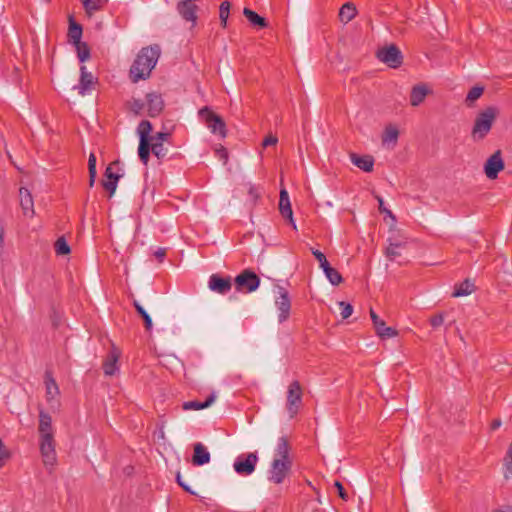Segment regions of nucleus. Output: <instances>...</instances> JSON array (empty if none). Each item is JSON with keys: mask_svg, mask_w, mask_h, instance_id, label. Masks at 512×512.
<instances>
[{"mask_svg": "<svg viewBox=\"0 0 512 512\" xmlns=\"http://www.w3.org/2000/svg\"><path fill=\"white\" fill-rule=\"evenodd\" d=\"M159 45L144 47L138 53L130 68V77L134 83L144 80L150 76L160 56Z\"/></svg>", "mask_w": 512, "mask_h": 512, "instance_id": "nucleus-1", "label": "nucleus"}, {"mask_svg": "<svg viewBox=\"0 0 512 512\" xmlns=\"http://www.w3.org/2000/svg\"><path fill=\"white\" fill-rule=\"evenodd\" d=\"M499 114L496 106H488L477 113L471 130L474 141L483 140L489 134Z\"/></svg>", "mask_w": 512, "mask_h": 512, "instance_id": "nucleus-2", "label": "nucleus"}, {"mask_svg": "<svg viewBox=\"0 0 512 512\" xmlns=\"http://www.w3.org/2000/svg\"><path fill=\"white\" fill-rule=\"evenodd\" d=\"M198 115L213 134H218L221 138H225L227 136L225 121L221 116L214 113L208 106L201 108Z\"/></svg>", "mask_w": 512, "mask_h": 512, "instance_id": "nucleus-3", "label": "nucleus"}, {"mask_svg": "<svg viewBox=\"0 0 512 512\" xmlns=\"http://www.w3.org/2000/svg\"><path fill=\"white\" fill-rule=\"evenodd\" d=\"M234 284L237 291L251 293L260 286V278L254 271L245 269L235 277Z\"/></svg>", "mask_w": 512, "mask_h": 512, "instance_id": "nucleus-4", "label": "nucleus"}, {"mask_svg": "<svg viewBox=\"0 0 512 512\" xmlns=\"http://www.w3.org/2000/svg\"><path fill=\"white\" fill-rule=\"evenodd\" d=\"M376 57L393 69L399 68L403 63L402 52L395 44L378 49Z\"/></svg>", "mask_w": 512, "mask_h": 512, "instance_id": "nucleus-5", "label": "nucleus"}, {"mask_svg": "<svg viewBox=\"0 0 512 512\" xmlns=\"http://www.w3.org/2000/svg\"><path fill=\"white\" fill-rule=\"evenodd\" d=\"M258 460L257 452L243 453L237 456L233 468L238 475L249 476L255 471Z\"/></svg>", "mask_w": 512, "mask_h": 512, "instance_id": "nucleus-6", "label": "nucleus"}, {"mask_svg": "<svg viewBox=\"0 0 512 512\" xmlns=\"http://www.w3.org/2000/svg\"><path fill=\"white\" fill-rule=\"evenodd\" d=\"M292 469V461H282V459H273L269 469L268 479L274 484H281Z\"/></svg>", "mask_w": 512, "mask_h": 512, "instance_id": "nucleus-7", "label": "nucleus"}, {"mask_svg": "<svg viewBox=\"0 0 512 512\" xmlns=\"http://www.w3.org/2000/svg\"><path fill=\"white\" fill-rule=\"evenodd\" d=\"M505 167L504 161L502 159L501 151L497 150L493 153L484 164V172L488 179H496L498 177L499 172H501Z\"/></svg>", "mask_w": 512, "mask_h": 512, "instance_id": "nucleus-8", "label": "nucleus"}, {"mask_svg": "<svg viewBox=\"0 0 512 512\" xmlns=\"http://www.w3.org/2000/svg\"><path fill=\"white\" fill-rule=\"evenodd\" d=\"M301 401L302 389L300 383L295 380L289 385L287 392V410L291 416H294L297 413Z\"/></svg>", "mask_w": 512, "mask_h": 512, "instance_id": "nucleus-9", "label": "nucleus"}, {"mask_svg": "<svg viewBox=\"0 0 512 512\" xmlns=\"http://www.w3.org/2000/svg\"><path fill=\"white\" fill-rule=\"evenodd\" d=\"M40 451L44 465L47 467H53L54 464L56 463L54 436L49 437L48 435H46V437H41Z\"/></svg>", "mask_w": 512, "mask_h": 512, "instance_id": "nucleus-10", "label": "nucleus"}, {"mask_svg": "<svg viewBox=\"0 0 512 512\" xmlns=\"http://www.w3.org/2000/svg\"><path fill=\"white\" fill-rule=\"evenodd\" d=\"M277 287H278L279 297L276 299L275 304L280 311L278 320L280 323H283L290 316L291 300H290L288 291L284 287H282V286H277Z\"/></svg>", "mask_w": 512, "mask_h": 512, "instance_id": "nucleus-11", "label": "nucleus"}, {"mask_svg": "<svg viewBox=\"0 0 512 512\" xmlns=\"http://www.w3.org/2000/svg\"><path fill=\"white\" fill-rule=\"evenodd\" d=\"M119 161L111 163L104 172V179L102 180L103 188L109 192V197H112L116 191L118 181L121 175L113 172L112 165H117Z\"/></svg>", "mask_w": 512, "mask_h": 512, "instance_id": "nucleus-12", "label": "nucleus"}, {"mask_svg": "<svg viewBox=\"0 0 512 512\" xmlns=\"http://www.w3.org/2000/svg\"><path fill=\"white\" fill-rule=\"evenodd\" d=\"M209 288L219 294H226L231 290L232 282L229 276L222 277L219 274H212L209 278Z\"/></svg>", "mask_w": 512, "mask_h": 512, "instance_id": "nucleus-13", "label": "nucleus"}, {"mask_svg": "<svg viewBox=\"0 0 512 512\" xmlns=\"http://www.w3.org/2000/svg\"><path fill=\"white\" fill-rule=\"evenodd\" d=\"M197 10L198 6L194 4L192 0H181L177 4V11L181 15V17L186 21L192 22L193 25L196 24Z\"/></svg>", "mask_w": 512, "mask_h": 512, "instance_id": "nucleus-14", "label": "nucleus"}, {"mask_svg": "<svg viewBox=\"0 0 512 512\" xmlns=\"http://www.w3.org/2000/svg\"><path fill=\"white\" fill-rule=\"evenodd\" d=\"M279 211L284 218L289 220V223L293 226V228L297 229L293 219V211L291 208L289 195L286 189H281L280 191Z\"/></svg>", "mask_w": 512, "mask_h": 512, "instance_id": "nucleus-15", "label": "nucleus"}, {"mask_svg": "<svg viewBox=\"0 0 512 512\" xmlns=\"http://www.w3.org/2000/svg\"><path fill=\"white\" fill-rule=\"evenodd\" d=\"M146 101L148 106V115L150 117L154 118L162 112L164 108V101L160 94L155 92L148 93L146 95Z\"/></svg>", "mask_w": 512, "mask_h": 512, "instance_id": "nucleus-16", "label": "nucleus"}, {"mask_svg": "<svg viewBox=\"0 0 512 512\" xmlns=\"http://www.w3.org/2000/svg\"><path fill=\"white\" fill-rule=\"evenodd\" d=\"M351 162L364 172H372L374 167V157L372 155H358L351 152L349 154Z\"/></svg>", "mask_w": 512, "mask_h": 512, "instance_id": "nucleus-17", "label": "nucleus"}, {"mask_svg": "<svg viewBox=\"0 0 512 512\" xmlns=\"http://www.w3.org/2000/svg\"><path fill=\"white\" fill-rule=\"evenodd\" d=\"M19 195L20 206L23 210V214L32 217L34 215V203L30 191L25 187H21Z\"/></svg>", "mask_w": 512, "mask_h": 512, "instance_id": "nucleus-18", "label": "nucleus"}, {"mask_svg": "<svg viewBox=\"0 0 512 512\" xmlns=\"http://www.w3.org/2000/svg\"><path fill=\"white\" fill-rule=\"evenodd\" d=\"M211 456L207 448L202 443L194 445L192 463L195 466H202L210 462Z\"/></svg>", "mask_w": 512, "mask_h": 512, "instance_id": "nucleus-19", "label": "nucleus"}, {"mask_svg": "<svg viewBox=\"0 0 512 512\" xmlns=\"http://www.w3.org/2000/svg\"><path fill=\"white\" fill-rule=\"evenodd\" d=\"M38 430L40 433V437H46V435H48L49 437H53L52 418L47 412L43 410H40L39 412Z\"/></svg>", "mask_w": 512, "mask_h": 512, "instance_id": "nucleus-20", "label": "nucleus"}, {"mask_svg": "<svg viewBox=\"0 0 512 512\" xmlns=\"http://www.w3.org/2000/svg\"><path fill=\"white\" fill-rule=\"evenodd\" d=\"M243 15L246 17L249 23L255 28L263 29L267 28L269 25L266 18L260 16L258 13L251 10L250 8L245 7L243 10Z\"/></svg>", "mask_w": 512, "mask_h": 512, "instance_id": "nucleus-21", "label": "nucleus"}, {"mask_svg": "<svg viewBox=\"0 0 512 512\" xmlns=\"http://www.w3.org/2000/svg\"><path fill=\"white\" fill-rule=\"evenodd\" d=\"M429 90L424 84L413 86L410 93V104L414 107L419 106L428 95Z\"/></svg>", "mask_w": 512, "mask_h": 512, "instance_id": "nucleus-22", "label": "nucleus"}, {"mask_svg": "<svg viewBox=\"0 0 512 512\" xmlns=\"http://www.w3.org/2000/svg\"><path fill=\"white\" fill-rule=\"evenodd\" d=\"M120 353L113 349L107 356L106 360L103 363V370L105 375L112 376L118 370L117 362L119 359Z\"/></svg>", "mask_w": 512, "mask_h": 512, "instance_id": "nucleus-23", "label": "nucleus"}, {"mask_svg": "<svg viewBox=\"0 0 512 512\" xmlns=\"http://www.w3.org/2000/svg\"><path fill=\"white\" fill-rule=\"evenodd\" d=\"M274 459H282V461H292V459L290 458V445L287 437L282 436L279 438L275 450Z\"/></svg>", "mask_w": 512, "mask_h": 512, "instance_id": "nucleus-24", "label": "nucleus"}, {"mask_svg": "<svg viewBox=\"0 0 512 512\" xmlns=\"http://www.w3.org/2000/svg\"><path fill=\"white\" fill-rule=\"evenodd\" d=\"M80 73L79 85L75 88L78 89L79 94L85 95L93 83V76L90 72H87L86 66L84 65L80 67Z\"/></svg>", "mask_w": 512, "mask_h": 512, "instance_id": "nucleus-25", "label": "nucleus"}, {"mask_svg": "<svg viewBox=\"0 0 512 512\" xmlns=\"http://www.w3.org/2000/svg\"><path fill=\"white\" fill-rule=\"evenodd\" d=\"M83 29L82 26L74 20L73 16H69L68 39L72 44L81 41Z\"/></svg>", "mask_w": 512, "mask_h": 512, "instance_id": "nucleus-26", "label": "nucleus"}, {"mask_svg": "<svg viewBox=\"0 0 512 512\" xmlns=\"http://www.w3.org/2000/svg\"><path fill=\"white\" fill-rule=\"evenodd\" d=\"M215 399H216V395L213 392L207 397V399L205 401L193 400V401L184 402L182 405V408L184 410L205 409V408L209 407L215 401Z\"/></svg>", "mask_w": 512, "mask_h": 512, "instance_id": "nucleus-27", "label": "nucleus"}, {"mask_svg": "<svg viewBox=\"0 0 512 512\" xmlns=\"http://www.w3.org/2000/svg\"><path fill=\"white\" fill-rule=\"evenodd\" d=\"M474 291H475L474 283L469 278H467L460 284L455 285L452 296L453 297L467 296V295H470Z\"/></svg>", "mask_w": 512, "mask_h": 512, "instance_id": "nucleus-28", "label": "nucleus"}, {"mask_svg": "<svg viewBox=\"0 0 512 512\" xmlns=\"http://www.w3.org/2000/svg\"><path fill=\"white\" fill-rule=\"evenodd\" d=\"M86 14L88 16L94 15L95 12L100 11L108 3V0H80Z\"/></svg>", "mask_w": 512, "mask_h": 512, "instance_id": "nucleus-29", "label": "nucleus"}, {"mask_svg": "<svg viewBox=\"0 0 512 512\" xmlns=\"http://www.w3.org/2000/svg\"><path fill=\"white\" fill-rule=\"evenodd\" d=\"M357 15V9L351 2L345 3L339 11V19L343 23H348Z\"/></svg>", "mask_w": 512, "mask_h": 512, "instance_id": "nucleus-30", "label": "nucleus"}, {"mask_svg": "<svg viewBox=\"0 0 512 512\" xmlns=\"http://www.w3.org/2000/svg\"><path fill=\"white\" fill-rule=\"evenodd\" d=\"M151 132H152L151 122L148 120H142L137 127L139 141H153V138L150 135Z\"/></svg>", "mask_w": 512, "mask_h": 512, "instance_id": "nucleus-31", "label": "nucleus"}, {"mask_svg": "<svg viewBox=\"0 0 512 512\" xmlns=\"http://www.w3.org/2000/svg\"><path fill=\"white\" fill-rule=\"evenodd\" d=\"M399 136V131L396 127L392 125H388L385 127L384 132L382 134V143H392L396 145Z\"/></svg>", "mask_w": 512, "mask_h": 512, "instance_id": "nucleus-32", "label": "nucleus"}, {"mask_svg": "<svg viewBox=\"0 0 512 512\" xmlns=\"http://www.w3.org/2000/svg\"><path fill=\"white\" fill-rule=\"evenodd\" d=\"M151 146H152V141H139L138 155H139L141 162L144 165H147V163L149 161L150 153L152 152Z\"/></svg>", "mask_w": 512, "mask_h": 512, "instance_id": "nucleus-33", "label": "nucleus"}, {"mask_svg": "<svg viewBox=\"0 0 512 512\" xmlns=\"http://www.w3.org/2000/svg\"><path fill=\"white\" fill-rule=\"evenodd\" d=\"M406 245L405 242H390L389 246L385 250V255L390 261H394L397 257L401 255L399 249L404 248Z\"/></svg>", "mask_w": 512, "mask_h": 512, "instance_id": "nucleus-34", "label": "nucleus"}, {"mask_svg": "<svg viewBox=\"0 0 512 512\" xmlns=\"http://www.w3.org/2000/svg\"><path fill=\"white\" fill-rule=\"evenodd\" d=\"M323 272L332 285L337 286L343 282V277L341 274L331 265L323 269Z\"/></svg>", "mask_w": 512, "mask_h": 512, "instance_id": "nucleus-35", "label": "nucleus"}, {"mask_svg": "<svg viewBox=\"0 0 512 512\" xmlns=\"http://www.w3.org/2000/svg\"><path fill=\"white\" fill-rule=\"evenodd\" d=\"M483 92H484L483 86L476 85V86L472 87L466 96V99H465L466 105L468 107H472L474 102L482 96Z\"/></svg>", "mask_w": 512, "mask_h": 512, "instance_id": "nucleus-36", "label": "nucleus"}, {"mask_svg": "<svg viewBox=\"0 0 512 512\" xmlns=\"http://www.w3.org/2000/svg\"><path fill=\"white\" fill-rule=\"evenodd\" d=\"M77 51V57L80 62H85L90 58V48L86 42L80 41L77 44H73Z\"/></svg>", "mask_w": 512, "mask_h": 512, "instance_id": "nucleus-37", "label": "nucleus"}, {"mask_svg": "<svg viewBox=\"0 0 512 512\" xmlns=\"http://www.w3.org/2000/svg\"><path fill=\"white\" fill-rule=\"evenodd\" d=\"M45 384L48 398H52L54 397V395L59 394L58 385L54 378L48 372H46Z\"/></svg>", "mask_w": 512, "mask_h": 512, "instance_id": "nucleus-38", "label": "nucleus"}, {"mask_svg": "<svg viewBox=\"0 0 512 512\" xmlns=\"http://www.w3.org/2000/svg\"><path fill=\"white\" fill-rule=\"evenodd\" d=\"M88 172H89V186L93 187L97 171H96V156L94 153H90L89 159H88Z\"/></svg>", "mask_w": 512, "mask_h": 512, "instance_id": "nucleus-39", "label": "nucleus"}, {"mask_svg": "<svg viewBox=\"0 0 512 512\" xmlns=\"http://www.w3.org/2000/svg\"><path fill=\"white\" fill-rule=\"evenodd\" d=\"M54 247L57 255H67L71 251L70 246L63 236L56 240Z\"/></svg>", "mask_w": 512, "mask_h": 512, "instance_id": "nucleus-40", "label": "nucleus"}, {"mask_svg": "<svg viewBox=\"0 0 512 512\" xmlns=\"http://www.w3.org/2000/svg\"><path fill=\"white\" fill-rule=\"evenodd\" d=\"M231 4L229 1H223L219 7V18L221 21L222 27H226L227 19L229 17Z\"/></svg>", "mask_w": 512, "mask_h": 512, "instance_id": "nucleus-41", "label": "nucleus"}, {"mask_svg": "<svg viewBox=\"0 0 512 512\" xmlns=\"http://www.w3.org/2000/svg\"><path fill=\"white\" fill-rule=\"evenodd\" d=\"M504 466V477L508 479L512 476V442L510 443L506 456L504 458Z\"/></svg>", "mask_w": 512, "mask_h": 512, "instance_id": "nucleus-42", "label": "nucleus"}, {"mask_svg": "<svg viewBox=\"0 0 512 512\" xmlns=\"http://www.w3.org/2000/svg\"><path fill=\"white\" fill-rule=\"evenodd\" d=\"M151 149L153 155L156 156L159 160L165 158L168 152L167 148H165L161 142L152 141Z\"/></svg>", "mask_w": 512, "mask_h": 512, "instance_id": "nucleus-43", "label": "nucleus"}, {"mask_svg": "<svg viewBox=\"0 0 512 512\" xmlns=\"http://www.w3.org/2000/svg\"><path fill=\"white\" fill-rule=\"evenodd\" d=\"M370 317H371L375 332L378 335L380 330L386 325L385 321L380 319L379 316L375 313V311L373 309H370Z\"/></svg>", "mask_w": 512, "mask_h": 512, "instance_id": "nucleus-44", "label": "nucleus"}, {"mask_svg": "<svg viewBox=\"0 0 512 512\" xmlns=\"http://www.w3.org/2000/svg\"><path fill=\"white\" fill-rule=\"evenodd\" d=\"M10 458V450L4 445L3 441L0 439V468H2Z\"/></svg>", "mask_w": 512, "mask_h": 512, "instance_id": "nucleus-45", "label": "nucleus"}, {"mask_svg": "<svg viewBox=\"0 0 512 512\" xmlns=\"http://www.w3.org/2000/svg\"><path fill=\"white\" fill-rule=\"evenodd\" d=\"M311 253L313 254V256L318 260L319 262V265L322 269H325L327 266L330 265V263L328 262V260L326 259V256L323 252H321L320 250H317V249H314V248H311Z\"/></svg>", "mask_w": 512, "mask_h": 512, "instance_id": "nucleus-46", "label": "nucleus"}, {"mask_svg": "<svg viewBox=\"0 0 512 512\" xmlns=\"http://www.w3.org/2000/svg\"><path fill=\"white\" fill-rule=\"evenodd\" d=\"M398 335V331L393 328V327H388V326H384L379 334L377 336H379L381 339H388V338H393V337H396Z\"/></svg>", "mask_w": 512, "mask_h": 512, "instance_id": "nucleus-47", "label": "nucleus"}, {"mask_svg": "<svg viewBox=\"0 0 512 512\" xmlns=\"http://www.w3.org/2000/svg\"><path fill=\"white\" fill-rule=\"evenodd\" d=\"M339 306L341 308V317L342 319H347L348 317H350L353 313V306L348 303V302H345V301H340L339 302Z\"/></svg>", "mask_w": 512, "mask_h": 512, "instance_id": "nucleus-48", "label": "nucleus"}, {"mask_svg": "<svg viewBox=\"0 0 512 512\" xmlns=\"http://www.w3.org/2000/svg\"><path fill=\"white\" fill-rule=\"evenodd\" d=\"M144 106V102L140 99H133L130 102V110L136 115H140L142 113Z\"/></svg>", "mask_w": 512, "mask_h": 512, "instance_id": "nucleus-49", "label": "nucleus"}, {"mask_svg": "<svg viewBox=\"0 0 512 512\" xmlns=\"http://www.w3.org/2000/svg\"><path fill=\"white\" fill-rule=\"evenodd\" d=\"M429 322H430V325H431L433 328H438V327H440V326L444 323V314H443V313H438V314L433 315V316L429 319Z\"/></svg>", "mask_w": 512, "mask_h": 512, "instance_id": "nucleus-50", "label": "nucleus"}, {"mask_svg": "<svg viewBox=\"0 0 512 512\" xmlns=\"http://www.w3.org/2000/svg\"><path fill=\"white\" fill-rule=\"evenodd\" d=\"M215 154L223 161L224 164L228 162V151L224 146L219 145V147L215 149Z\"/></svg>", "mask_w": 512, "mask_h": 512, "instance_id": "nucleus-51", "label": "nucleus"}, {"mask_svg": "<svg viewBox=\"0 0 512 512\" xmlns=\"http://www.w3.org/2000/svg\"><path fill=\"white\" fill-rule=\"evenodd\" d=\"M334 487L337 489L339 497L342 500L347 501L348 500V494H347L344 486L342 485V483L340 481L336 480L334 482Z\"/></svg>", "mask_w": 512, "mask_h": 512, "instance_id": "nucleus-52", "label": "nucleus"}, {"mask_svg": "<svg viewBox=\"0 0 512 512\" xmlns=\"http://www.w3.org/2000/svg\"><path fill=\"white\" fill-rule=\"evenodd\" d=\"M376 199L378 201V209L381 213H385L386 215L390 216L393 220H395V216L391 212V210L387 209L386 206H384V201L381 196H376Z\"/></svg>", "mask_w": 512, "mask_h": 512, "instance_id": "nucleus-53", "label": "nucleus"}, {"mask_svg": "<svg viewBox=\"0 0 512 512\" xmlns=\"http://www.w3.org/2000/svg\"><path fill=\"white\" fill-rule=\"evenodd\" d=\"M139 316L143 319L145 329L147 331H150L153 326L150 315L147 313L146 310H144L142 313L139 314Z\"/></svg>", "mask_w": 512, "mask_h": 512, "instance_id": "nucleus-54", "label": "nucleus"}, {"mask_svg": "<svg viewBox=\"0 0 512 512\" xmlns=\"http://www.w3.org/2000/svg\"><path fill=\"white\" fill-rule=\"evenodd\" d=\"M171 137L170 132H157L152 136L153 142H161L167 141Z\"/></svg>", "mask_w": 512, "mask_h": 512, "instance_id": "nucleus-55", "label": "nucleus"}, {"mask_svg": "<svg viewBox=\"0 0 512 512\" xmlns=\"http://www.w3.org/2000/svg\"><path fill=\"white\" fill-rule=\"evenodd\" d=\"M176 481L178 483V485L186 492H188L189 494L191 495H195L196 493L191 489V487L189 485H187L186 483H184L182 481V478H181V475L180 473L178 472L176 474Z\"/></svg>", "mask_w": 512, "mask_h": 512, "instance_id": "nucleus-56", "label": "nucleus"}, {"mask_svg": "<svg viewBox=\"0 0 512 512\" xmlns=\"http://www.w3.org/2000/svg\"><path fill=\"white\" fill-rule=\"evenodd\" d=\"M248 194L251 197L253 203H256V201L259 199L260 194L258 192V189L255 185L250 184Z\"/></svg>", "mask_w": 512, "mask_h": 512, "instance_id": "nucleus-57", "label": "nucleus"}, {"mask_svg": "<svg viewBox=\"0 0 512 512\" xmlns=\"http://www.w3.org/2000/svg\"><path fill=\"white\" fill-rule=\"evenodd\" d=\"M278 142V138L272 134L268 135L262 142L263 147H268L272 145H276Z\"/></svg>", "mask_w": 512, "mask_h": 512, "instance_id": "nucleus-58", "label": "nucleus"}, {"mask_svg": "<svg viewBox=\"0 0 512 512\" xmlns=\"http://www.w3.org/2000/svg\"><path fill=\"white\" fill-rule=\"evenodd\" d=\"M166 255V248H158L155 252H154V256L157 258V260L159 262H162L164 257Z\"/></svg>", "mask_w": 512, "mask_h": 512, "instance_id": "nucleus-59", "label": "nucleus"}, {"mask_svg": "<svg viewBox=\"0 0 512 512\" xmlns=\"http://www.w3.org/2000/svg\"><path fill=\"white\" fill-rule=\"evenodd\" d=\"M502 422L500 419H494L491 423V429L496 430L501 426Z\"/></svg>", "mask_w": 512, "mask_h": 512, "instance_id": "nucleus-60", "label": "nucleus"}, {"mask_svg": "<svg viewBox=\"0 0 512 512\" xmlns=\"http://www.w3.org/2000/svg\"><path fill=\"white\" fill-rule=\"evenodd\" d=\"M133 305H134V307H135L136 312L138 313V315H139L140 313H142V312L145 310V309L143 308V306H141V305L139 304V302H137L136 300L133 302Z\"/></svg>", "mask_w": 512, "mask_h": 512, "instance_id": "nucleus-61", "label": "nucleus"}, {"mask_svg": "<svg viewBox=\"0 0 512 512\" xmlns=\"http://www.w3.org/2000/svg\"><path fill=\"white\" fill-rule=\"evenodd\" d=\"M500 512H511V511H500Z\"/></svg>", "mask_w": 512, "mask_h": 512, "instance_id": "nucleus-62", "label": "nucleus"}]
</instances>
